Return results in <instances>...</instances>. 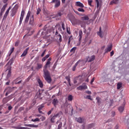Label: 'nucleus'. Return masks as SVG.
<instances>
[{
  "instance_id": "nucleus-18",
  "label": "nucleus",
  "mask_w": 129,
  "mask_h": 129,
  "mask_svg": "<svg viewBox=\"0 0 129 129\" xmlns=\"http://www.w3.org/2000/svg\"><path fill=\"white\" fill-rule=\"evenodd\" d=\"M25 126H28L30 127H34V128H37L39 127L38 125H35V124H24Z\"/></svg>"
},
{
  "instance_id": "nucleus-63",
  "label": "nucleus",
  "mask_w": 129,
  "mask_h": 129,
  "mask_svg": "<svg viewBox=\"0 0 129 129\" xmlns=\"http://www.w3.org/2000/svg\"><path fill=\"white\" fill-rule=\"evenodd\" d=\"M18 129H30V128H28L27 127H18Z\"/></svg>"
},
{
  "instance_id": "nucleus-21",
  "label": "nucleus",
  "mask_w": 129,
  "mask_h": 129,
  "mask_svg": "<svg viewBox=\"0 0 129 129\" xmlns=\"http://www.w3.org/2000/svg\"><path fill=\"white\" fill-rule=\"evenodd\" d=\"M37 83H38L40 88H42L43 87V84L40 79H38V80H37Z\"/></svg>"
},
{
  "instance_id": "nucleus-37",
  "label": "nucleus",
  "mask_w": 129,
  "mask_h": 129,
  "mask_svg": "<svg viewBox=\"0 0 129 129\" xmlns=\"http://www.w3.org/2000/svg\"><path fill=\"white\" fill-rule=\"evenodd\" d=\"M57 37L58 38V41L59 42H62V36L60 34H58L57 35Z\"/></svg>"
},
{
  "instance_id": "nucleus-42",
  "label": "nucleus",
  "mask_w": 129,
  "mask_h": 129,
  "mask_svg": "<svg viewBox=\"0 0 129 129\" xmlns=\"http://www.w3.org/2000/svg\"><path fill=\"white\" fill-rule=\"evenodd\" d=\"M37 12H36V15H39L40 14V13L41 12V10L40 8H38L37 9Z\"/></svg>"
},
{
  "instance_id": "nucleus-64",
  "label": "nucleus",
  "mask_w": 129,
  "mask_h": 129,
  "mask_svg": "<svg viewBox=\"0 0 129 129\" xmlns=\"http://www.w3.org/2000/svg\"><path fill=\"white\" fill-rule=\"evenodd\" d=\"M112 115H111V116H112V117H114V116H115V112H112Z\"/></svg>"
},
{
  "instance_id": "nucleus-7",
  "label": "nucleus",
  "mask_w": 129,
  "mask_h": 129,
  "mask_svg": "<svg viewBox=\"0 0 129 129\" xmlns=\"http://www.w3.org/2000/svg\"><path fill=\"white\" fill-rule=\"evenodd\" d=\"M95 59V55H93L91 56H88L87 57V61L90 62L94 61Z\"/></svg>"
},
{
  "instance_id": "nucleus-19",
  "label": "nucleus",
  "mask_w": 129,
  "mask_h": 129,
  "mask_svg": "<svg viewBox=\"0 0 129 129\" xmlns=\"http://www.w3.org/2000/svg\"><path fill=\"white\" fill-rule=\"evenodd\" d=\"M43 67V65L41 63H37L36 69V70H39L40 69H42Z\"/></svg>"
},
{
  "instance_id": "nucleus-12",
  "label": "nucleus",
  "mask_w": 129,
  "mask_h": 129,
  "mask_svg": "<svg viewBox=\"0 0 129 129\" xmlns=\"http://www.w3.org/2000/svg\"><path fill=\"white\" fill-rule=\"evenodd\" d=\"M112 47H113V44H109L108 45V47L107 48V49H105V53H108V52L111 51L112 50Z\"/></svg>"
},
{
  "instance_id": "nucleus-28",
  "label": "nucleus",
  "mask_w": 129,
  "mask_h": 129,
  "mask_svg": "<svg viewBox=\"0 0 129 129\" xmlns=\"http://www.w3.org/2000/svg\"><path fill=\"white\" fill-rule=\"evenodd\" d=\"M118 4V0H113L110 2V5H112L113 4L117 5Z\"/></svg>"
},
{
  "instance_id": "nucleus-32",
  "label": "nucleus",
  "mask_w": 129,
  "mask_h": 129,
  "mask_svg": "<svg viewBox=\"0 0 129 129\" xmlns=\"http://www.w3.org/2000/svg\"><path fill=\"white\" fill-rule=\"evenodd\" d=\"M81 27L83 28L84 29H85V28H86V23L85 22H84V21L81 22Z\"/></svg>"
},
{
  "instance_id": "nucleus-55",
  "label": "nucleus",
  "mask_w": 129,
  "mask_h": 129,
  "mask_svg": "<svg viewBox=\"0 0 129 129\" xmlns=\"http://www.w3.org/2000/svg\"><path fill=\"white\" fill-rule=\"evenodd\" d=\"M45 52H46V50H44L43 51V52L41 53V57H43L44 55H45Z\"/></svg>"
},
{
  "instance_id": "nucleus-3",
  "label": "nucleus",
  "mask_w": 129,
  "mask_h": 129,
  "mask_svg": "<svg viewBox=\"0 0 129 129\" xmlns=\"http://www.w3.org/2000/svg\"><path fill=\"white\" fill-rule=\"evenodd\" d=\"M25 14V11L24 10H22V11H21V14L20 15V18L19 19V25H21L22 23V21L24 19Z\"/></svg>"
},
{
  "instance_id": "nucleus-50",
  "label": "nucleus",
  "mask_w": 129,
  "mask_h": 129,
  "mask_svg": "<svg viewBox=\"0 0 129 129\" xmlns=\"http://www.w3.org/2000/svg\"><path fill=\"white\" fill-rule=\"evenodd\" d=\"M55 119V117L53 116H52V117L50 119V121L52 122V123H53L54 122V120Z\"/></svg>"
},
{
  "instance_id": "nucleus-34",
  "label": "nucleus",
  "mask_w": 129,
  "mask_h": 129,
  "mask_svg": "<svg viewBox=\"0 0 129 129\" xmlns=\"http://www.w3.org/2000/svg\"><path fill=\"white\" fill-rule=\"evenodd\" d=\"M12 75V69H9V71H8V74H7V77L10 78Z\"/></svg>"
},
{
  "instance_id": "nucleus-52",
  "label": "nucleus",
  "mask_w": 129,
  "mask_h": 129,
  "mask_svg": "<svg viewBox=\"0 0 129 129\" xmlns=\"http://www.w3.org/2000/svg\"><path fill=\"white\" fill-rule=\"evenodd\" d=\"M11 9V7H9V8H8V10L7 11H6V13L7 14H9Z\"/></svg>"
},
{
  "instance_id": "nucleus-38",
  "label": "nucleus",
  "mask_w": 129,
  "mask_h": 129,
  "mask_svg": "<svg viewBox=\"0 0 129 129\" xmlns=\"http://www.w3.org/2000/svg\"><path fill=\"white\" fill-rule=\"evenodd\" d=\"M73 36H70V37L69 38V41L68 42V45H70L71 44V40H73V38H72Z\"/></svg>"
},
{
  "instance_id": "nucleus-58",
  "label": "nucleus",
  "mask_w": 129,
  "mask_h": 129,
  "mask_svg": "<svg viewBox=\"0 0 129 129\" xmlns=\"http://www.w3.org/2000/svg\"><path fill=\"white\" fill-rule=\"evenodd\" d=\"M127 127L129 128V118L127 119V121L126 122Z\"/></svg>"
},
{
  "instance_id": "nucleus-39",
  "label": "nucleus",
  "mask_w": 129,
  "mask_h": 129,
  "mask_svg": "<svg viewBox=\"0 0 129 129\" xmlns=\"http://www.w3.org/2000/svg\"><path fill=\"white\" fill-rule=\"evenodd\" d=\"M20 80V78H17L16 79V80H15V84H21L22 83V81H19L18 82V81Z\"/></svg>"
},
{
  "instance_id": "nucleus-14",
  "label": "nucleus",
  "mask_w": 129,
  "mask_h": 129,
  "mask_svg": "<svg viewBox=\"0 0 129 129\" xmlns=\"http://www.w3.org/2000/svg\"><path fill=\"white\" fill-rule=\"evenodd\" d=\"M76 6L80 7L81 8H84V5H83V3L80 2H77L76 3Z\"/></svg>"
},
{
  "instance_id": "nucleus-25",
  "label": "nucleus",
  "mask_w": 129,
  "mask_h": 129,
  "mask_svg": "<svg viewBox=\"0 0 129 129\" xmlns=\"http://www.w3.org/2000/svg\"><path fill=\"white\" fill-rule=\"evenodd\" d=\"M11 99H9L8 97L7 98H4L3 100V102L4 104H6L7 102H8Z\"/></svg>"
},
{
  "instance_id": "nucleus-27",
  "label": "nucleus",
  "mask_w": 129,
  "mask_h": 129,
  "mask_svg": "<svg viewBox=\"0 0 129 129\" xmlns=\"http://www.w3.org/2000/svg\"><path fill=\"white\" fill-rule=\"evenodd\" d=\"M97 35L101 38L103 37V35L102 34V28L101 27L99 28V31L97 32Z\"/></svg>"
},
{
  "instance_id": "nucleus-22",
  "label": "nucleus",
  "mask_w": 129,
  "mask_h": 129,
  "mask_svg": "<svg viewBox=\"0 0 129 129\" xmlns=\"http://www.w3.org/2000/svg\"><path fill=\"white\" fill-rule=\"evenodd\" d=\"M96 100H97L98 105L100 106L101 104V98H99V97H96Z\"/></svg>"
},
{
  "instance_id": "nucleus-11",
  "label": "nucleus",
  "mask_w": 129,
  "mask_h": 129,
  "mask_svg": "<svg viewBox=\"0 0 129 129\" xmlns=\"http://www.w3.org/2000/svg\"><path fill=\"white\" fill-rule=\"evenodd\" d=\"M29 49H30V48L29 47L26 48L25 50L23 51V53H22V54H21V56H21V57L26 56Z\"/></svg>"
},
{
  "instance_id": "nucleus-20",
  "label": "nucleus",
  "mask_w": 129,
  "mask_h": 129,
  "mask_svg": "<svg viewBox=\"0 0 129 129\" xmlns=\"http://www.w3.org/2000/svg\"><path fill=\"white\" fill-rule=\"evenodd\" d=\"M63 15V11L58 12L53 18L61 17Z\"/></svg>"
},
{
  "instance_id": "nucleus-16",
  "label": "nucleus",
  "mask_w": 129,
  "mask_h": 129,
  "mask_svg": "<svg viewBox=\"0 0 129 129\" xmlns=\"http://www.w3.org/2000/svg\"><path fill=\"white\" fill-rule=\"evenodd\" d=\"M82 36H83V31L80 30L79 31V40L81 41L82 39Z\"/></svg>"
},
{
  "instance_id": "nucleus-43",
  "label": "nucleus",
  "mask_w": 129,
  "mask_h": 129,
  "mask_svg": "<svg viewBox=\"0 0 129 129\" xmlns=\"http://www.w3.org/2000/svg\"><path fill=\"white\" fill-rule=\"evenodd\" d=\"M66 80H67L68 83H71V79L70 76H66Z\"/></svg>"
},
{
  "instance_id": "nucleus-54",
  "label": "nucleus",
  "mask_w": 129,
  "mask_h": 129,
  "mask_svg": "<svg viewBox=\"0 0 129 129\" xmlns=\"http://www.w3.org/2000/svg\"><path fill=\"white\" fill-rule=\"evenodd\" d=\"M94 81H95V77H93V78L92 79V80H91V82H90V84H91V85H92V84H93V83L94 82Z\"/></svg>"
},
{
  "instance_id": "nucleus-57",
  "label": "nucleus",
  "mask_w": 129,
  "mask_h": 129,
  "mask_svg": "<svg viewBox=\"0 0 129 129\" xmlns=\"http://www.w3.org/2000/svg\"><path fill=\"white\" fill-rule=\"evenodd\" d=\"M57 66V63L56 62H55L53 64V66L52 67V69L53 70H54L56 68V67Z\"/></svg>"
},
{
  "instance_id": "nucleus-61",
  "label": "nucleus",
  "mask_w": 129,
  "mask_h": 129,
  "mask_svg": "<svg viewBox=\"0 0 129 129\" xmlns=\"http://www.w3.org/2000/svg\"><path fill=\"white\" fill-rule=\"evenodd\" d=\"M86 98L88 99H89L90 100H92V99L91 98V96H87Z\"/></svg>"
},
{
  "instance_id": "nucleus-2",
  "label": "nucleus",
  "mask_w": 129,
  "mask_h": 129,
  "mask_svg": "<svg viewBox=\"0 0 129 129\" xmlns=\"http://www.w3.org/2000/svg\"><path fill=\"white\" fill-rule=\"evenodd\" d=\"M55 3L54 8H57L60 6V0H52L51 2V4Z\"/></svg>"
},
{
  "instance_id": "nucleus-48",
  "label": "nucleus",
  "mask_w": 129,
  "mask_h": 129,
  "mask_svg": "<svg viewBox=\"0 0 129 129\" xmlns=\"http://www.w3.org/2000/svg\"><path fill=\"white\" fill-rule=\"evenodd\" d=\"M53 109H54L53 108H51V109L49 111H48V113H47V115H49L50 114H51V112H52V111L53 110Z\"/></svg>"
},
{
  "instance_id": "nucleus-15",
  "label": "nucleus",
  "mask_w": 129,
  "mask_h": 129,
  "mask_svg": "<svg viewBox=\"0 0 129 129\" xmlns=\"http://www.w3.org/2000/svg\"><path fill=\"white\" fill-rule=\"evenodd\" d=\"M77 122L79 123H83L84 122L85 119L83 118L79 117L76 118Z\"/></svg>"
},
{
  "instance_id": "nucleus-17",
  "label": "nucleus",
  "mask_w": 129,
  "mask_h": 129,
  "mask_svg": "<svg viewBox=\"0 0 129 129\" xmlns=\"http://www.w3.org/2000/svg\"><path fill=\"white\" fill-rule=\"evenodd\" d=\"M80 61H81V60H79L77 62H76L75 63V64H74V66H73V69H72L73 71H76V68L78 66V65L79 64V62H80Z\"/></svg>"
},
{
  "instance_id": "nucleus-1",
  "label": "nucleus",
  "mask_w": 129,
  "mask_h": 129,
  "mask_svg": "<svg viewBox=\"0 0 129 129\" xmlns=\"http://www.w3.org/2000/svg\"><path fill=\"white\" fill-rule=\"evenodd\" d=\"M51 64L50 61H46V63L44 66V69L43 70V75H44V78L45 80L47 82V83L50 84L52 81V79L50 76V74L49 72L47 70L48 67H50V64Z\"/></svg>"
},
{
  "instance_id": "nucleus-23",
  "label": "nucleus",
  "mask_w": 129,
  "mask_h": 129,
  "mask_svg": "<svg viewBox=\"0 0 129 129\" xmlns=\"http://www.w3.org/2000/svg\"><path fill=\"white\" fill-rule=\"evenodd\" d=\"M7 6H8V4H6L3 6V8L1 9V16H2V14L5 11V10L7 7Z\"/></svg>"
},
{
  "instance_id": "nucleus-40",
  "label": "nucleus",
  "mask_w": 129,
  "mask_h": 129,
  "mask_svg": "<svg viewBox=\"0 0 129 129\" xmlns=\"http://www.w3.org/2000/svg\"><path fill=\"white\" fill-rule=\"evenodd\" d=\"M61 28L62 29V30L63 31H64L66 30L65 24L63 22L61 23Z\"/></svg>"
},
{
  "instance_id": "nucleus-26",
  "label": "nucleus",
  "mask_w": 129,
  "mask_h": 129,
  "mask_svg": "<svg viewBox=\"0 0 129 129\" xmlns=\"http://www.w3.org/2000/svg\"><path fill=\"white\" fill-rule=\"evenodd\" d=\"M117 89L119 90L122 87V83L119 82L117 84Z\"/></svg>"
},
{
  "instance_id": "nucleus-49",
  "label": "nucleus",
  "mask_w": 129,
  "mask_h": 129,
  "mask_svg": "<svg viewBox=\"0 0 129 129\" xmlns=\"http://www.w3.org/2000/svg\"><path fill=\"white\" fill-rule=\"evenodd\" d=\"M20 43V40H17L16 42H15V46L17 47L19 46Z\"/></svg>"
},
{
  "instance_id": "nucleus-8",
  "label": "nucleus",
  "mask_w": 129,
  "mask_h": 129,
  "mask_svg": "<svg viewBox=\"0 0 129 129\" xmlns=\"http://www.w3.org/2000/svg\"><path fill=\"white\" fill-rule=\"evenodd\" d=\"M88 87L86 86V85H83L82 86H79V87H78L77 88V89L78 90L82 91L83 90L87 89Z\"/></svg>"
},
{
  "instance_id": "nucleus-62",
  "label": "nucleus",
  "mask_w": 129,
  "mask_h": 129,
  "mask_svg": "<svg viewBox=\"0 0 129 129\" xmlns=\"http://www.w3.org/2000/svg\"><path fill=\"white\" fill-rule=\"evenodd\" d=\"M85 92L88 94H92V92H90V91H86Z\"/></svg>"
},
{
  "instance_id": "nucleus-53",
  "label": "nucleus",
  "mask_w": 129,
  "mask_h": 129,
  "mask_svg": "<svg viewBox=\"0 0 129 129\" xmlns=\"http://www.w3.org/2000/svg\"><path fill=\"white\" fill-rule=\"evenodd\" d=\"M16 14V12L14 10H12V14H11V16L14 17Z\"/></svg>"
},
{
  "instance_id": "nucleus-4",
  "label": "nucleus",
  "mask_w": 129,
  "mask_h": 129,
  "mask_svg": "<svg viewBox=\"0 0 129 129\" xmlns=\"http://www.w3.org/2000/svg\"><path fill=\"white\" fill-rule=\"evenodd\" d=\"M70 20L73 25H76L78 24V20L76 19L74 16H72V19H70Z\"/></svg>"
},
{
  "instance_id": "nucleus-44",
  "label": "nucleus",
  "mask_w": 129,
  "mask_h": 129,
  "mask_svg": "<svg viewBox=\"0 0 129 129\" xmlns=\"http://www.w3.org/2000/svg\"><path fill=\"white\" fill-rule=\"evenodd\" d=\"M78 11L79 12L84 13L85 12V10L83 8H79L78 9Z\"/></svg>"
},
{
  "instance_id": "nucleus-6",
  "label": "nucleus",
  "mask_w": 129,
  "mask_h": 129,
  "mask_svg": "<svg viewBox=\"0 0 129 129\" xmlns=\"http://www.w3.org/2000/svg\"><path fill=\"white\" fill-rule=\"evenodd\" d=\"M35 24V20H34V16L32 15L31 17H30V19L29 20V25H34Z\"/></svg>"
},
{
  "instance_id": "nucleus-41",
  "label": "nucleus",
  "mask_w": 129,
  "mask_h": 129,
  "mask_svg": "<svg viewBox=\"0 0 129 129\" xmlns=\"http://www.w3.org/2000/svg\"><path fill=\"white\" fill-rule=\"evenodd\" d=\"M93 3V0H88V4L89 6L92 7V4Z\"/></svg>"
},
{
  "instance_id": "nucleus-60",
  "label": "nucleus",
  "mask_w": 129,
  "mask_h": 129,
  "mask_svg": "<svg viewBox=\"0 0 129 129\" xmlns=\"http://www.w3.org/2000/svg\"><path fill=\"white\" fill-rule=\"evenodd\" d=\"M8 14H7V13H5V16H4V19H6V18H7V17H8Z\"/></svg>"
},
{
  "instance_id": "nucleus-33",
  "label": "nucleus",
  "mask_w": 129,
  "mask_h": 129,
  "mask_svg": "<svg viewBox=\"0 0 129 129\" xmlns=\"http://www.w3.org/2000/svg\"><path fill=\"white\" fill-rule=\"evenodd\" d=\"M15 50V48L14 47H12V48H11L10 49V50H9V56H10L11 55V54L13 53V52H14Z\"/></svg>"
},
{
  "instance_id": "nucleus-24",
  "label": "nucleus",
  "mask_w": 129,
  "mask_h": 129,
  "mask_svg": "<svg viewBox=\"0 0 129 129\" xmlns=\"http://www.w3.org/2000/svg\"><path fill=\"white\" fill-rule=\"evenodd\" d=\"M14 61V58L12 57L9 60V61L7 62V65L12 66V64L13 63V62Z\"/></svg>"
},
{
  "instance_id": "nucleus-47",
  "label": "nucleus",
  "mask_w": 129,
  "mask_h": 129,
  "mask_svg": "<svg viewBox=\"0 0 129 129\" xmlns=\"http://www.w3.org/2000/svg\"><path fill=\"white\" fill-rule=\"evenodd\" d=\"M62 123L61 122H60L57 126V129H62Z\"/></svg>"
},
{
  "instance_id": "nucleus-59",
  "label": "nucleus",
  "mask_w": 129,
  "mask_h": 129,
  "mask_svg": "<svg viewBox=\"0 0 129 129\" xmlns=\"http://www.w3.org/2000/svg\"><path fill=\"white\" fill-rule=\"evenodd\" d=\"M41 121H44L45 120L46 118L44 116H42L40 118Z\"/></svg>"
},
{
  "instance_id": "nucleus-5",
  "label": "nucleus",
  "mask_w": 129,
  "mask_h": 129,
  "mask_svg": "<svg viewBox=\"0 0 129 129\" xmlns=\"http://www.w3.org/2000/svg\"><path fill=\"white\" fill-rule=\"evenodd\" d=\"M125 105V102L124 101L123 102L122 105L121 106H120V107L118 108V111L120 113L123 112V111L124 110Z\"/></svg>"
},
{
  "instance_id": "nucleus-10",
  "label": "nucleus",
  "mask_w": 129,
  "mask_h": 129,
  "mask_svg": "<svg viewBox=\"0 0 129 129\" xmlns=\"http://www.w3.org/2000/svg\"><path fill=\"white\" fill-rule=\"evenodd\" d=\"M30 15L31 12L28 11V13H27V15H26V17L25 18V21H24V23L27 24L28 23Z\"/></svg>"
},
{
  "instance_id": "nucleus-56",
  "label": "nucleus",
  "mask_w": 129,
  "mask_h": 129,
  "mask_svg": "<svg viewBox=\"0 0 129 129\" xmlns=\"http://www.w3.org/2000/svg\"><path fill=\"white\" fill-rule=\"evenodd\" d=\"M114 54V50H112L110 52V56L112 57Z\"/></svg>"
},
{
  "instance_id": "nucleus-35",
  "label": "nucleus",
  "mask_w": 129,
  "mask_h": 129,
  "mask_svg": "<svg viewBox=\"0 0 129 129\" xmlns=\"http://www.w3.org/2000/svg\"><path fill=\"white\" fill-rule=\"evenodd\" d=\"M95 126V124L94 123H92V124H88V126H87V127L88 129H90L93 127Z\"/></svg>"
},
{
  "instance_id": "nucleus-31",
  "label": "nucleus",
  "mask_w": 129,
  "mask_h": 129,
  "mask_svg": "<svg viewBox=\"0 0 129 129\" xmlns=\"http://www.w3.org/2000/svg\"><path fill=\"white\" fill-rule=\"evenodd\" d=\"M73 98H74V97H73V96H72V95H69L68 96V100L69 101H72L73 100Z\"/></svg>"
},
{
  "instance_id": "nucleus-13",
  "label": "nucleus",
  "mask_w": 129,
  "mask_h": 129,
  "mask_svg": "<svg viewBox=\"0 0 129 129\" xmlns=\"http://www.w3.org/2000/svg\"><path fill=\"white\" fill-rule=\"evenodd\" d=\"M58 101L57 99H53L52 101V104L54 106V107H56L58 103Z\"/></svg>"
},
{
  "instance_id": "nucleus-30",
  "label": "nucleus",
  "mask_w": 129,
  "mask_h": 129,
  "mask_svg": "<svg viewBox=\"0 0 129 129\" xmlns=\"http://www.w3.org/2000/svg\"><path fill=\"white\" fill-rule=\"evenodd\" d=\"M81 19L83 21H88V20H89V17L87 15H85L84 17H82L81 18Z\"/></svg>"
},
{
  "instance_id": "nucleus-9",
  "label": "nucleus",
  "mask_w": 129,
  "mask_h": 129,
  "mask_svg": "<svg viewBox=\"0 0 129 129\" xmlns=\"http://www.w3.org/2000/svg\"><path fill=\"white\" fill-rule=\"evenodd\" d=\"M12 91H13V89H12L11 87H8V88H7L5 91V92H6V96H7Z\"/></svg>"
},
{
  "instance_id": "nucleus-51",
  "label": "nucleus",
  "mask_w": 129,
  "mask_h": 129,
  "mask_svg": "<svg viewBox=\"0 0 129 129\" xmlns=\"http://www.w3.org/2000/svg\"><path fill=\"white\" fill-rule=\"evenodd\" d=\"M54 117H55V118H57V117H60V113H57L56 115H53Z\"/></svg>"
},
{
  "instance_id": "nucleus-36",
  "label": "nucleus",
  "mask_w": 129,
  "mask_h": 129,
  "mask_svg": "<svg viewBox=\"0 0 129 129\" xmlns=\"http://www.w3.org/2000/svg\"><path fill=\"white\" fill-rule=\"evenodd\" d=\"M77 49V47H74L70 50V52H75L76 49Z\"/></svg>"
},
{
  "instance_id": "nucleus-29",
  "label": "nucleus",
  "mask_w": 129,
  "mask_h": 129,
  "mask_svg": "<svg viewBox=\"0 0 129 129\" xmlns=\"http://www.w3.org/2000/svg\"><path fill=\"white\" fill-rule=\"evenodd\" d=\"M44 108L43 105H41L39 106V108H38V112H39V113L40 114H43V112L41 111V110Z\"/></svg>"
},
{
  "instance_id": "nucleus-46",
  "label": "nucleus",
  "mask_w": 129,
  "mask_h": 129,
  "mask_svg": "<svg viewBox=\"0 0 129 129\" xmlns=\"http://www.w3.org/2000/svg\"><path fill=\"white\" fill-rule=\"evenodd\" d=\"M95 2L97 4V8H98L100 6V3L99 0H95Z\"/></svg>"
},
{
  "instance_id": "nucleus-45",
  "label": "nucleus",
  "mask_w": 129,
  "mask_h": 129,
  "mask_svg": "<svg viewBox=\"0 0 129 129\" xmlns=\"http://www.w3.org/2000/svg\"><path fill=\"white\" fill-rule=\"evenodd\" d=\"M39 121H40V119L38 118H36L34 119H31V121H33V122H37Z\"/></svg>"
}]
</instances>
